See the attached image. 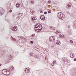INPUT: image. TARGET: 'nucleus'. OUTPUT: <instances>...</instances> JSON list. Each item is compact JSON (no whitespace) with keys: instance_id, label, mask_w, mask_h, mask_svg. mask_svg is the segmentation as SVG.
Instances as JSON below:
<instances>
[{"instance_id":"f257e3e1","label":"nucleus","mask_w":76,"mask_h":76,"mask_svg":"<svg viewBox=\"0 0 76 76\" xmlns=\"http://www.w3.org/2000/svg\"><path fill=\"white\" fill-rule=\"evenodd\" d=\"M35 31H37L38 32H40L42 29V25L40 24H36L35 26Z\"/></svg>"},{"instance_id":"f03ea898","label":"nucleus","mask_w":76,"mask_h":76,"mask_svg":"<svg viewBox=\"0 0 76 76\" xmlns=\"http://www.w3.org/2000/svg\"><path fill=\"white\" fill-rule=\"evenodd\" d=\"M58 16L61 20H63L65 18L64 15L63 14V13L61 12H59L58 13Z\"/></svg>"},{"instance_id":"7ed1b4c3","label":"nucleus","mask_w":76,"mask_h":76,"mask_svg":"<svg viewBox=\"0 0 76 76\" xmlns=\"http://www.w3.org/2000/svg\"><path fill=\"white\" fill-rule=\"evenodd\" d=\"M11 30H10V34H13L14 33V31H16L17 30L16 29V27H12L11 28Z\"/></svg>"},{"instance_id":"20e7f679","label":"nucleus","mask_w":76,"mask_h":76,"mask_svg":"<svg viewBox=\"0 0 76 76\" xmlns=\"http://www.w3.org/2000/svg\"><path fill=\"white\" fill-rule=\"evenodd\" d=\"M54 44L55 45H60L61 43L60 41L59 40H56L54 42Z\"/></svg>"},{"instance_id":"39448f33","label":"nucleus","mask_w":76,"mask_h":76,"mask_svg":"<svg viewBox=\"0 0 76 76\" xmlns=\"http://www.w3.org/2000/svg\"><path fill=\"white\" fill-rule=\"evenodd\" d=\"M7 72V69H4L2 71V73L4 75H6V72Z\"/></svg>"},{"instance_id":"423d86ee","label":"nucleus","mask_w":76,"mask_h":76,"mask_svg":"<svg viewBox=\"0 0 76 76\" xmlns=\"http://www.w3.org/2000/svg\"><path fill=\"white\" fill-rule=\"evenodd\" d=\"M30 72V71L29 69V68H27L25 69V73H29Z\"/></svg>"},{"instance_id":"0eeeda50","label":"nucleus","mask_w":76,"mask_h":76,"mask_svg":"<svg viewBox=\"0 0 76 76\" xmlns=\"http://www.w3.org/2000/svg\"><path fill=\"white\" fill-rule=\"evenodd\" d=\"M56 61H54L52 63H51L52 66H54L56 65Z\"/></svg>"},{"instance_id":"6e6552de","label":"nucleus","mask_w":76,"mask_h":76,"mask_svg":"<svg viewBox=\"0 0 76 76\" xmlns=\"http://www.w3.org/2000/svg\"><path fill=\"white\" fill-rule=\"evenodd\" d=\"M10 75V71L8 70H7L6 75Z\"/></svg>"},{"instance_id":"1a4fd4ad","label":"nucleus","mask_w":76,"mask_h":76,"mask_svg":"<svg viewBox=\"0 0 76 76\" xmlns=\"http://www.w3.org/2000/svg\"><path fill=\"white\" fill-rule=\"evenodd\" d=\"M49 39L50 41V42H53V41H54V40H55V39L54 38H49Z\"/></svg>"},{"instance_id":"9d476101","label":"nucleus","mask_w":76,"mask_h":76,"mask_svg":"<svg viewBox=\"0 0 76 76\" xmlns=\"http://www.w3.org/2000/svg\"><path fill=\"white\" fill-rule=\"evenodd\" d=\"M59 38H65V36L64 35H61L59 36Z\"/></svg>"},{"instance_id":"9b49d317","label":"nucleus","mask_w":76,"mask_h":76,"mask_svg":"<svg viewBox=\"0 0 76 76\" xmlns=\"http://www.w3.org/2000/svg\"><path fill=\"white\" fill-rule=\"evenodd\" d=\"M70 56L71 58H74L75 57V54L74 53H71L70 55Z\"/></svg>"},{"instance_id":"f8f14e48","label":"nucleus","mask_w":76,"mask_h":76,"mask_svg":"<svg viewBox=\"0 0 76 76\" xmlns=\"http://www.w3.org/2000/svg\"><path fill=\"white\" fill-rule=\"evenodd\" d=\"M29 54L31 57V56H33L34 55V53H33L32 52H31Z\"/></svg>"},{"instance_id":"ddd939ff","label":"nucleus","mask_w":76,"mask_h":76,"mask_svg":"<svg viewBox=\"0 0 76 76\" xmlns=\"http://www.w3.org/2000/svg\"><path fill=\"white\" fill-rule=\"evenodd\" d=\"M35 34H32L31 36V38H33L34 37H35Z\"/></svg>"},{"instance_id":"4468645a","label":"nucleus","mask_w":76,"mask_h":76,"mask_svg":"<svg viewBox=\"0 0 76 76\" xmlns=\"http://www.w3.org/2000/svg\"><path fill=\"white\" fill-rule=\"evenodd\" d=\"M68 7H70L71 6H72V4L69 3L68 4Z\"/></svg>"},{"instance_id":"2eb2a0df","label":"nucleus","mask_w":76,"mask_h":76,"mask_svg":"<svg viewBox=\"0 0 76 76\" xmlns=\"http://www.w3.org/2000/svg\"><path fill=\"white\" fill-rule=\"evenodd\" d=\"M20 4H19V3H17L16 4V7H19V6H20Z\"/></svg>"},{"instance_id":"dca6fc26","label":"nucleus","mask_w":76,"mask_h":76,"mask_svg":"<svg viewBox=\"0 0 76 76\" xmlns=\"http://www.w3.org/2000/svg\"><path fill=\"white\" fill-rule=\"evenodd\" d=\"M31 19L33 20H36V18L34 17H32L31 18Z\"/></svg>"},{"instance_id":"f3484780","label":"nucleus","mask_w":76,"mask_h":76,"mask_svg":"<svg viewBox=\"0 0 76 76\" xmlns=\"http://www.w3.org/2000/svg\"><path fill=\"white\" fill-rule=\"evenodd\" d=\"M22 16V14L21 13H19L18 15V17H19L20 18Z\"/></svg>"},{"instance_id":"a211bd4d","label":"nucleus","mask_w":76,"mask_h":76,"mask_svg":"<svg viewBox=\"0 0 76 76\" xmlns=\"http://www.w3.org/2000/svg\"><path fill=\"white\" fill-rule=\"evenodd\" d=\"M10 69H11V70H14V67L13 66H11L10 67Z\"/></svg>"},{"instance_id":"6ab92c4d","label":"nucleus","mask_w":76,"mask_h":76,"mask_svg":"<svg viewBox=\"0 0 76 76\" xmlns=\"http://www.w3.org/2000/svg\"><path fill=\"white\" fill-rule=\"evenodd\" d=\"M12 56L10 55V56H9V58L10 60L12 59Z\"/></svg>"},{"instance_id":"aec40b11","label":"nucleus","mask_w":76,"mask_h":76,"mask_svg":"<svg viewBox=\"0 0 76 76\" xmlns=\"http://www.w3.org/2000/svg\"><path fill=\"white\" fill-rule=\"evenodd\" d=\"M45 19V16H44L43 15L42 18V20H44Z\"/></svg>"},{"instance_id":"412c9836","label":"nucleus","mask_w":76,"mask_h":76,"mask_svg":"<svg viewBox=\"0 0 76 76\" xmlns=\"http://www.w3.org/2000/svg\"><path fill=\"white\" fill-rule=\"evenodd\" d=\"M18 38H24L22 36H19Z\"/></svg>"},{"instance_id":"4be33fe9","label":"nucleus","mask_w":76,"mask_h":76,"mask_svg":"<svg viewBox=\"0 0 76 76\" xmlns=\"http://www.w3.org/2000/svg\"><path fill=\"white\" fill-rule=\"evenodd\" d=\"M50 38H55V36H52L50 37Z\"/></svg>"},{"instance_id":"5701e85b","label":"nucleus","mask_w":76,"mask_h":76,"mask_svg":"<svg viewBox=\"0 0 76 76\" xmlns=\"http://www.w3.org/2000/svg\"><path fill=\"white\" fill-rule=\"evenodd\" d=\"M43 15H42L40 17V19H41V20H42V18L43 17Z\"/></svg>"},{"instance_id":"b1692460","label":"nucleus","mask_w":76,"mask_h":76,"mask_svg":"<svg viewBox=\"0 0 76 76\" xmlns=\"http://www.w3.org/2000/svg\"><path fill=\"white\" fill-rule=\"evenodd\" d=\"M2 15L3 13H2L0 12V16H2Z\"/></svg>"},{"instance_id":"393cba45","label":"nucleus","mask_w":76,"mask_h":76,"mask_svg":"<svg viewBox=\"0 0 76 76\" xmlns=\"http://www.w3.org/2000/svg\"><path fill=\"white\" fill-rule=\"evenodd\" d=\"M19 19H20V17H18V16H17V19H18V20H19Z\"/></svg>"},{"instance_id":"a878e982","label":"nucleus","mask_w":76,"mask_h":76,"mask_svg":"<svg viewBox=\"0 0 76 76\" xmlns=\"http://www.w3.org/2000/svg\"><path fill=\"white\" fill-rule=\"evenodd\" d=\"M51 12V10H49L48 11V13H50Z\"/></svg>"},{"instance_id":"bb28decb","label":"nucleus","mask_w":76,"mask_h":76,"mask_svg":"<svg viewBox=\"0 0 76 76\" xmlns=\"http://www.w3.org/2000/svg\"><path fill=\"white\" fill-rule=\"evenodd\" d=\"M30 43H31V44H33L34 43V42L32 41H31Z\"/></svg>"},{"instance_id":"cd10ccee","label":"nucleus","mask_w":76,"mask_h":76,"mask_svg":"<svg viewBox=\"0 0 76 76\" xmlns=\"http://www.w3.org/2000/svg\"><path fill=\"white\" fill-rule=\"evenodd\" d=\"M31 3H32V4H34V1H31Z\"/></svg>"},{"instance_id":"c85d7f7f","label":"nucleus","mask_w":76,"mask_h":76,"mask_svg":"<svg viewBox=\"0 0 76 76\" xmlns=\"http://www.w3.org/2000/svg\"><path fill=\"white\" fill-rule=\"evenodd\" d=\"M47 12H44V14H45V15H47Z\"/></svg>"},{"instance_id":"c756f323","label":"nucleus","mask_w":76,"mask_h":76,"mask_svg":"<svg viewBox=\"0 0 76 76\" xmlns=\"http://www.w3.org/2000/svg\"><path fill=\"white\" fill-rule=\"evenodd\" d=\"M70 42H71L72 43H73V41L72 40H70Z\"/></svg>"},{"instance_id":"7c9ffc66","label":"nucleus","mask_w":76,"mask_h":76,"mask_svg":"<svg viewBox=\"0 0 76 76\" xmlns=\"http://www.w3.org/2000/svg\"><path fill=\"white\" fill-rule=\"evenodd\" d=\"M57 32L58 33H61V31H57Z\"/></svg>"},{"instance_id":"2f4dec72","label":"nucleus","mask_w":76,"mask_h":76,"mask_svg":"<svg viewBox=\"0 0 76 76\" xmlns=\"http://www.w3.org/2000/svg\"><path fill=\"white\" fill-rule=\"evenodd\" d=\"M43 12V11H42L41 10L40 11V13H42Z\"/></svg>"},{"instance_id":"473e14b6","label":"nucleus","mask_w":76,"mask_h":76,"mask_svg":"<svg viewBox=\"0 0 76 76\" xmlns=\"http://www.w3.org/2000/svg\"><path fill=\"white\" fill-rule=\"evenodd\" d=\"M32 13V12H34V10H31L30 11Z\"/></svg>"},{"instance_id":"72a5a7b5","label":"nucleus","mask_w":76,"mask_h":76,"mask_svg":"<svg viewBox=\"0 0 76 76\" xmlns=\"http://www.w3.org/2000/svg\"><path fill=\"white\" fill-rule=\"evenodd\" d=\"M10 13H11V12H12V10H10Z\"/></svg>"},{"instance_id":"f704fd0d","label":"nucleus","mask_w":76,"mask_h":76,"mask_svg":"<svg viewBox=\"0 0 76 76\" xmlns=\"http://www.w3.org/2000/svg\"><path fill=\"white\" fill-rule=\"evenodd\" d=\"M51 1H50L49 0V1H48V3H51Z\"/></svg>"},{"instance_id":"c9c22d12","label":"nucleus","mask_w":76,"mask_h":76,"mask_svg":"<svg viewBox=\"0 0 76 76\" xmlns=\"http://www.w3.org/2000/svg\"><path fill=\"white\" fill-rule=\"evenodd\" d=\"M74 61H76V58H74Z\"/></svg>"},{"instance_id":"e433bc0d","label":"nucleus","mask_w":76,"mask_h":76,"mask_svg":"<svg viewBox=\"0 0 76 76\" xmlns=\"http://www.w3.org/2000/svg\"><path fill=\"white\" fill-rule=\"evenodd\" d=\"M53 31H54V30H55V28H53Z\"/></svg>"},{"instance_id":"4c0bfd02","label":"nucleus","mask_w":76,"mask_h":76,"mask_svg":"<svg viewBox=\"0 0 76 76\" xmlns=\"http://www.w3.org/2000/svg\"><path fill=\"white\" fill-rule=\"evenodd\" d=\"M2 64H0V66H1Z\"/></svg>"},{"instance_id":"58836bf2","label":"nucleus","mask_w":76,"mask_h":76,"mask_svg":"<svg viewBox=\"0 0 76 76\" xmlns=\"http://www.w3.org/2000/svg\"><path fill=\"white\" fill-rule=\"evenodd\" d=\"M50 28H52V27L50 26Z\"/></svg>"},{"instance_id":"ea45409f","label":"nucleus","mask_w":76,"mask_h":76,"mask_svg":"<svg viewBox=\"0 0 76 76\" xmlns=\"http://www.w3.org/2000/svg\"><path fill=\"white\" fill-rule=\"evenodd\" d=\"M14 39V40H15V39L13 38V39Z\"/></svg>"},{"instance_id":"a19ab883","label":"nucleus","mask_w":76,"mask_h":76,"mask_svg":"<svg viewBox=\"0 0 76 76\" xmlns=\"http://www.w3.org/2000/svg\"><path fill=\"white\" fill-rule=\"evenodd\" d=\"M47 59V58H45V60H46Z\"/></svg>"},{"instance_id":"79ce46f5","label":"nucleus","mask_w":76,"mask_h":76,"mask_svg":"<svg viewBox=\"0 0 76 76\" xmlns=\"http://www.w3.org/2000/svg\"><path fill=\"white\" fill-rule=\"evenodd\" d=\"M9 61H10V60H9Z\"/></svg>"},{"instance_id":"37998d69","label":"nucleus","mask_w":76,"mask_h":76,"mask_svg":"<svg viewBox=\"0 0 76 76\" xmlns=\"http://www.w3.org/2000/svg\"><path fill=\"white\" fill-rule=\"evenodd\" d=\"M25 39V38H24V39Z\"/></svg>"},{"instance_id":"c03bdc74","label":"nucleus","mask_w":76,"mask_h":76,"mask_svg":"<svg viewBox=\"0 0 76 76\" xmlns=\"http://www.w3.org/2000/svg\"><path fill=\"white\" fill-rule=\"evenodd\" d=\"M52 46H53V45L52 46Z\"/></svg>"},{"instance_id":"a18cd8bd","label":"nucleus","mask_w":76,"mask_h":76,"mask_svg":"<svg viewBox=\"0 0 76 76\" xmlns=\"http://www.w3.org/2000/svg\"><path fill=\"white\" fill-rule=\"evenodd\" d=\"M8 63H9V62H7Z\"/></svg>"}]
</instances>
